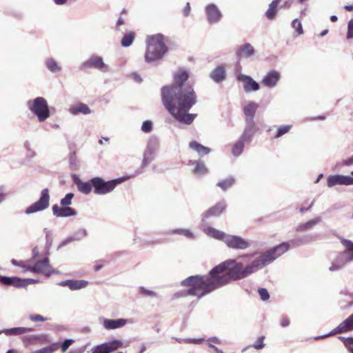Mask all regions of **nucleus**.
Segmentation results:
<instances>
[{
	"label": "nucleus",
	"mask_w": 353,
	"mask_h": 353,
	"mask_svg": "<svg viewBox=\"0 0 353 353\" xmlns=\"http://www.w3.org/2000/svg\"><path fill=\"white\" fill-rule=\"evenodd\" d=\"M289 248L290 244L284 242L262 253L252 261V254H244L236 259H228L221 263L213 268L208 275L188 276L181 282L182 286L189 288L184 294L201 298L232 281L248 277L274 261Z\"/></svg>",
	"instance_id": "obj_1"
},
{
	"label": "nucleus",
	"mask_w": 353,
	"mask_h": 353,
	"mask_svg": "<svg viewBox=\"0 0 353 353\" xmlns=\"http://www.w3.org/2000/svg\"><path fill=\"white\" fill-rule=\"evenodd\" d=\"M189 77L185 70H179L174 75V85L161 89L162 102L165 109L179 122L190 125L196 117L188 112L196 103V94L192 85L185 84Z\"/></svg>",
	"instance_id": "obj_2"
},
{
	"label": "nucleus",
	"mask_w": 353,
	"mask_h": 353,
	"mask_svg": "<svg viewBox=\"0 0 353 353\" xmlns=\"http://www.w3.org/2000/svg\"><path fill=\"white\" fill-rule=\"evenodd\" d=\"M168 48L164 41V37L161 34L148 37L147 41V50L145 54V60L148 63L161 59L167 52Z\"/></svg>",
	"instance_id": "obj_3"
},
{
	"label": "nucleus",
	"mask_w": 353,
	"mask_h": 353,
	"mask_svg": "<svg viewBox=\"0 0 353 353\" xmlns=\"http://www.w3.org/2000/svg\"><path fill=\"white\" fill-rule=\"evenodd\" d=\"M126 177H121L105 181L101 177H94L91 179L92 182L94 193L98 195H105L112 192L117 185L126 180Z\"/></svg>",
	"instance_id": "obj_4"
},
{
	"label": "nucleus",
	"mask_w": 353,
	"mask_h": 353,
	"mask_svg": "<svg viewBox=\"0 0 353 353\" xmlns=\"http://www.w3.org/2000/svg\"><path fill=\"white\" fill-rule=\"evenodd\" d=\"M29 110L37 116L39 122H43L50 117V110L47 101L42 97H38L27 102Z\"/></svg>",
	"instance_id": "obj_5"
},
{
	"label": "nucleus",
	"mask_w": 353,
	"mask_h": 353,
	"mask_svg": "<svg viewBox=\"0 0 353 353\" xmlns=\"http://www.w3.org/2000/svg\"><path fill=\"white\" fill-rule=\"evenodd\" d=\"M50 205V194L49 190L47 188L43 189L41 192L39 199L28 207L25 213L30 214L41 212L47 209Z\"/></svg>",
	"instance_id": "obj_6"
},
{
	"label": "nucleus",
	"mask_w": 353,
	"mask_h": 353,
	"mask_svg": "<svg viewBox=\"0 0 353 353\" xmlns=\"http://www.w3.org/2000/svg\"><path fill=\"white\" fill-rule=\"evenodd\" d=\"M224 243L229 248L234 250H246L251 245L249 241L245 240L239 236L228 234Z\"/></svg>",
	"instance_id": "obj_7"
},
{
	"label": "nucleus",
	"mask_w": 353,
	"mask_h": 353,
	"mask_svg": "<svg viewBox=\"0 0 353 353\" xmlns=\"http://www.w3.org/2000/svg\"><path fill=\"white\" fill-rule=\"evenodd\" d=\"M0 282L5 285H10L16 288H25L30 284L35 283L32 279H20L17 276H0Z\"/></svg>",
	"instance_id": "obj_8"
},
{
	"label": "nucleus",
	"mask_w": 353,
	"mask_h": 353,
	"mask_svg": "<svg viewBox=\"0 0 353 353\" xmlns=\"http://www.w3.org/2000/svg\"><path fill=\"white\" fill-rule=\"evenodd\" d=\"M27 270L34 273H41L46 276H50L54 273V270L49 264V259L48 257L37 261L34 266L27 268Z\"/></svg>",
	"instance_id": "obj_9"
},
{
	"label": "nucleus",
	"mask_w": 353,
	"mask_h": 353,
	"mask_svg": "<svg viewBox=\"0 0 353 353\" xmlns=\"http://www.w3.org/2000/svg\"><path fill=\"white\" fill-rule=\"evenodd\" d=\"M205 13L207 20L210 24L217 23L223 16L218 6L214 3H209L205 7Z\"/></svg>",
	"instance_id": "obj_10"
},
{
	"label": "nucleus",
	"mask_w": 353,
	"mask_h": 353,
	"mask_svg": "<svg viewBox=\"0 0 353 353\" xmlns=\"http://www.w3.org/2000/svg\"><path fill=\"white\" fill-rule=\"evenodd\" d=\"M81 67L92 68L103 72L109 71V67L104 63L102 57L97 55L91 56L87 61L82 63Z\"/></svg>",
	"instance_id": "obj_11"
},
{
	"label": "nucleus",
	"mask_w": 353,
	"mask_h": 353,
	"mask_svg": "<svg viewBox=\"0 0 353 353\" xmlns=\"http://www.w3.org/2000/svg\"><path fill=\"white\" fill-rule=\"evenodd\" d=\"M336 185H353V177L342 174L330 175L327 178V185L332 188Z\"/></svg>",
	"instance_id": "obj_12"
},
{
	"label": "nucleus",
	"mask_w": 353,
	"mask_h": 353,
	"mask_svg": "<svg viewBox=\"0 0 353 353\" xmlns=\"http://www.w3.org/2000/svg\"><path fill=\"white\" fill-rule=\"evenodd\" d=\"M350 330H353V313L350 316H349L345 321L341 323L339 325V326L334 329L330 334H325L324 336H317L315 339H319L330 336L332 334L342 333Z\"/></svg>",
	"instance_id": "obj_13"
},
{
	"label": "nucleus",
	"mask_w": 353,
	"mask_h": 353,
	"mask_svg": "<svg viewBox=\"0 0 353 353\" xmlns=\"http://www.w3.org/2000/svg\"><path fill=\"white\" fill-rule=\"evenodd\" d=\"M280 79V73L276 70H272L263 76L261 83L267 88H273L276 86Z\"/></svg>",
	"instance_id": "obj_14"
},
{
	"label": "nucleus",
	"mask_w": 353,
	"mask_h": 353,
	"mask_svg": "<svg viewBox=\"0 0 353 353\" xmlns=\"http://www.w3.org/2000/svg\"><path fill=\"white\" fill-rule=\"evenodd\" d=\"M237 79L243 83L244 90L246 92L257 91L260 88L259 84L250 76L240 74Z\"/></svg>",
	"instance_id": "obj_15"
},
{
	"label": "nucleus",
	"mask_w": 353,
	"mask_h": 353,
	"mask_svg": "<svg viewBox=\"0 0 353 353\" xmlns=\"http://www.w3.org/2000/svg\"><path fill=\"white\" fill-rule=\"evenodd\" d=\"M53 215L57 217H69L74 216L77 214V211L69 207H59L57 204L52 205V208Z\"/></svg>",
	"instance_id": "obj_16"
},
{
	"label": "nucleus",
	"mask_w": 353,
	"mask_h": 353,
	"mask_svg": "<svg viewBox=\"0 0 353 353\" xmlns=\"http://www.w3.org/2000/svg\"><path fill=\"white\" fill-rule=\"evenodd\" d=\"M258 130L259 128L255 123H245V127L239 139L249 143L252 141L254 135Z\"/></svg>",
	"instance_id": "obj_17"
},
{
	"label": "nucleus",
	"mask_w": 353,
	"mask_h": 353,
	"mask_svg": "<svg viewBox=\"0 0 353 353\" xmlns=\"http://www.w3.org/2000/svg\"><path fill=\"white\" fill-rule=\"evenodd\" d=\"M128 320L125 319H102V325L106 330H115L126 325Z\"/></svg>",
	"instance_id": "obj_18"
},
{
	"label": "nucleus",
	"mask_w": 353,
	"mask_h": 353,
	"mask_svg": "<svg viewBox=\"0 0 353 353\" xmlns=\"http://www.w3.org/2000/svg\"><path fill=\"white\" fill-rule=\"evenodd\" d=\"M259 105L255 102H250L243 108L245 123H255L254 118Z\"/></svg>",
	"instance_id": "obj_19"
},
{
	"label": "nucleus",
	"mask_w": 353,
	"mask_h": 353,
	"mask_svg": "<svg viewBox=\"0 0 353 353\" xmlns=\"http://www.w3.org/2000/svg\"><path fill=\"white\" fill-rule=\"evenodd\" d=\"M347 263V252H343L340 253L336 259L333 261L332 265L329 268L331 272L338 271L341 269Z\"/></svg>",
	"instance_id": "obj_20"
},
{
	"label": "nucleus",
	"mask_w": 353,
	"mask_h": 353,
	"mask_svg": "<svg viewBox=\"0 0 353 353\" xmlns=\"http://www.w3.org/2000/svg\"><path fill=\"white\" fill-rule=\"evenodd\" d=\"M88 282L84 280H65L59 283L61 286H67L71 290H77L85 288Z\"/></svg>",
	"instance_id": "obj_21"
},
{
	"label": "nucleus",
	"mask_w": 353,
	"mask_h": 353,
	"mask_svg": "<svg viewBox=\"0 0 353 353\" xmlns=\"http://www.w3.org/2000/svg\"><path fill=\"white\" fill-rule=\"evenodd\" d=\"M225 207L226 204L224 201L218 203L216 205L210 208L203 214V220L204 221L205 219H208L212 216H216L220 215L225 209Z\"/></svg>",
	"instance_id": "obj_22"
},
{
	"label": "nucleus",
	"mask_w": 353,
	"mask_h": 353,
	"mask_svg": "<svg viewBox=\"0 0 353 353\" xmlns=\"http://www.w3.org/2000/svg\"><path fill=\"white\" fill-rule=\"evenodd\" d=\"M73 179L77 185V189L80 192L84 194H89L91 192L92 188H93L91 179L88 182H83L76 175H74Z\"/></svg>",
	"instance_id": "obj_23"
},
{
	"label": "nucleus",
	"mask_w": 353,
	"mask_h": 353,
	"mask_svg": "<svg viewBox=\"0 0 353 353\" xmlns=\"http://www.w3.org/2000/svg\"><path fill=\"white\" fill-rule=\"evenodd\" d=\"M255 52L254 47L250 43H245L241 46L236 50V55L240 58H249Z\"/></svg>",
	"instance_id": "obj_24"
},
{
	"label": "nucleus",
	"mask_w": 353,
	"mask_h": 353,
	"mask_svg": "<svg viewBox=\"0 0 353 353\" xmlns=\"http://www.w3.org/2000/svg\"><path fill=\"white\" fill-rule=\"evenodd\" d=\"M210 78L216 83H220L226 78L225 70L223 65H219L210 74Z\"/></svg>",
	"instance_id": "obj_25"
},
{
	"label": "nucleus",
	"mask_w": 353,
	"mask_h": 353,
	"mask_svg": "<svg viewBox=\"0 0 353 353\" xmlns=\"http://www.w3.org/2000/svg\"><path fill=\"white\" fill-rule=\"evenodd\" d=\"M69 112L73 115L89 114L91 113L90 108L85 103H79L69 108Z\"/></svg>",
	"instance_id": "obj_26"
},
{
	"label": "nucleus",
	"mask_w": 353,
	"mask_h": 353,
	"mask_svg": "<svg viewBox=\"0 0 353 353\" xmlns=\"http://www.w3.org/2000/svg\"><path fill=\"white\" fill-rule=\"evenodd\" d=\"M34 330L32 327H17L12 328L3 329V333L7 336H19L24 334L27 332H30Z\"/></svg>",
	"instance_id": "obj_27"
},
{
	"label": "nucleus",
	"mask_w": 353,
	"mask_h": 353,
	"mask_svg": "<svg viewBox=\"0 0 353 353\" xmlns=\"http://www.w3.org/2000/svg\"><path fill=\"white\" fill-rule=\"evenodd\" d=\"M189 164L194 165L193 173L198 176H203L208 172V170L206 168L205 163L202 161H189Z\"/></svg>",
	"instance_id": "obj_28"
},
{
	"label": "nucleus",
	"mask_w": 353,
	"mask_h": 353,
	"mask_svg": "<svg viewBox=\"0 0 353 353\" xmlns=\"http://www.w3.org/2000/svg\"><path fill=\"white\" fill-rule=\"evenodd\" d=\"M203 232L209 236H211L215 239L223 241V242L225 241V239L227 235L226 233L216 230L212 227H207L204 228Z\"/></svg>",
	"instance_id": "obj_29"
},
{
	"label": "nucleus",
	"mask_w": 353,
	"mask_h": 353,
	"mask_svg": "<svg viewBox=\"0 0 353 353\" xmlns=\"http://www.w3.org/2000/svg\"><path fill=\"white\" fill-rule=\"evenodd\" d=\"M189 147L192 150L196 151L200 157L205 156L211 152L210 148L205 147L196 141L190 142Z\"/></svg>",
	"instance_id": "obj_30"
},
{
	"label": "nucleus",
	"mask_w": 353,
	"mask_h": 353,
	"mask_svg": "<svg viewBox=\"0 0 353 353\" xmlns=\"http://www.w3.org/2000/svg\"><path fill=\"white\" fill-rule=\"evenodd\" d=\"M101 345L105 353H111L123 347V342L121 340L114 339L110 342L103 343Z\"/></svg>",
	"instance_id": "obj_31"
},
{
	"label": "nucleus",
	"mask_w": 353,
	"mask_h": 353,
	"mask_svg": "<svg viewBox=\"0 0 353 353\" xmlns=\"http://www.w3.org/2000/svg\"><path fill=\"white\" fill-rule=\"evenodd\" d=\"M321 221L320 217H316L314 219H312L305 223L301 224L299 225L296 228V230L299 232H304L308 230L312 229L314 226L317 225Z\"/></svg>",
	"instance_id": "obj_32"
},
{
	"label": "nucleus",
	"mask_w": 353,
	"mask_h": 353,
	"mask_svg": "<svg viewBox=\"0 0 353 353\" xmlns=\"http://www.w3.org/2000/svg\"><path fill=\"white\" fill-rule=\"evenodd\" d=\"M235 183V179L233 176H229L225 179L219 181L216 184L218 187L221 188L223 191L227 190L231 188Z\"/></svg>",
	"instance_id": "obj_33"
},
{
	"label": "nucleus",
	"mask_w": 353,
	"mask_h": 353,
	"mask_svg": "<svg viewBox=\"0 0 353 353\" xmlns=\"http://www.w3.org/2000/svg\"><path fill=\"white\" fill-rule=\"evenodd\" d=\"M44 335H28L22 338V341L24 344H36L40 342Z\"/></svg>",
	"instance_id": "obj_34"
},
{
	"label": "nucleus",
	"mask_w": 353,
	"mask_h": 353,
	"mask_svg": "<svg viewBox=\"0 0 353 353\" xmlns=\"http://www.w3.org/2000/svg\"><path fill=\"white\" fill-rule=\"evenodd\" d=\"M245 141H242L241 139L236 142L232 147V154L235 157H239L243 151L245 144H246Z\"/></svg>",
	"instance_id": "obj_35"
},
{
	"label": "nucleus",
	"mask_w": 353,
	"mask_h": 353,
	"mask_svg": "<svg viewBox=\"0 0 353 353\" xmlns=\"http://www.w3.org/2000/svg\"><path fill=\"white\" fill-rule=\"evenodd\" d=\"M159 141L156 137H151L148 142L146 149L154 153L157 152L159 148Z\"/></svg>",
	"instance_id": "obj_36"
},
{
	"label": "nucleus",
	"mask_w": 353,
	"mask_h": 353,
	"mask_svg": "<svg viewBox=\"0 0 353 353\" xmlns=\"http://www.w3.org/2000/svg\"><path fill=\"white\" fill-rule=\"evenodd\" d=\"M277 6L278 4L276 3V2H272L269 5L268 9L265 12L266 17L272 20L274 19L276 12H277Z\"/></svg>",
	"instance_id": "obj_37"
},
{
	"label": "nucleus",
	"mask_w": 353,
	"mask_h": 353,
	"mask_svg": "<svg viewBox=\"0 0 353 353\" xmlns=\"http://www.w3.org/2000/svg\"><path fill=\"white\" fill-rule=\"evenodd\" d=\"M315 239H316V236H314L313 235H305L300 239H296V240L292 241V243H293V245L294 246H299V245H301L303 244L308 243L313 241H315Z\"/></svg>",
	"instance_id": "obj_38"
},
{
	"label": "nucleus",
	"mask_w": 353,
	"mask_h": 353,
	"mask_svg": "<svg viewBox=\"0 0 353 353\" xmlns=\"http://www.w3.org/2000/svg\"><path fill=\"white\" fill-rule=\"evenodd\" d=\"M134 39V34L132 32H128L125 34L121 41V46L123 47H129L132 45L133 41Z\"/></svg>",
	"instance_id": "obj_39"
},
{
	"label": "nucleus",
	"mask_w": 353,
	"mask_h": 353,
	"mask_svg": "<svg viewBox=\"0 0 353 353\" xmlns=\"http://www.w3.org/2000/svg\"><path fill=\"white\" fill-rule=\"evenodd\" d=\"M47 68L52 72H59L61 68L58 65V63L53 59H48L46 61Z\"/></svg>",
	"instance_id": "obj_40"
},
{
	"label": "nucleus",
	"mask_w": 353,
	"mask_h": 353,
	"mask_svg": "<svg viewBox=\"0 0 353 353\" xmlns=\"http://www.w3.org/2000/svg\"><path fill=\"white\" fill-rule=\"evenodd\" d=\"M155 153L145 149L142 161V166L145 167L149 165L154 158Z\"/></svg>",
	"instance_id": "obj_41"
},
{
	"label": "nucleus",
	"mask_w": 353,
	"mask_h": 353,
	"mask_svg": "<svg viewBox=\"0 0 353 353\" xmlns=\"http://www.w3.org/2000/svg\"><path fill=\"white\" fill-rule=\"evenodd\" d=\"M74 194L72 192L66 194V195L61 199L60 204L62 207H67L72 204V200Z\"/></svg>",
	"instance_id": "obj_42"
},
{
	"label": "nucleus",
	"mask_w": 353,
	"mask_h": 353,
	"mask_svg": "<svg viewBox=\"0 0 353 353\" xmlns=\"http://www.w3.org/2000/svg\"><path fill=\"white\" fill-rule=\"evenodd\" d=\"M292 128L291 125H281L279 126L277 129V132L275 135V138H279L285 134L288 133Z\"/></svg>",
	"instance_id": "obj_43"
},
{
	"label": "nucleus",
	"mask_w": 353,
	"mask_h": 353,
	"mask_svg": "<svg viewBox=\"0 0 353 353\" xmlns=\"http://www.w3.org/2000/svg\"><path fill=\"white\" fill-rule=\"evenodd\" d=\"M173 234H178L180 235H183L189 239H194L193 233L187 229H176L172 230Z\"/></svg>",
	"instance_id": "obj_44"
},
{
	"label": "nucleus",
	"mask_w": 353,
	"mask_h": 353,
	"mask_svg": "<svg viewBox=\"0 0 353 353\" xmlns=\"http://www.w3.org/2000/svg\"><path fill=\"white\" fill-rule=\"evenodd\" d=\"M87 236V231L85 229H80L72 235L74 241H80Z\"/></svg>",
	"instance_id": "obj_45"
},
{
	"label": "nucleus",
	"mask_w": 353,
	"mask_h": 353,
	"mask_svg": "<svg viewBox=\"0 0 353 353\" xmlns=\"http://www.w3.org/2000/svg\"><path fill=\"white\" fill-rule=\"evenodd\" d=\"M292 26L294 29L296 30V31L298 32V34H303V28L302 24L300 21H299L297 19H295L292 21Z\"/></svg>",
	"instance_id": "obj_46"
},
{
	"label": "nucleus",
	"mask_w": 353,
	"mask_h": 353,
	"mask_svg": "<svg viewBox=\"0 0 353 353\" xmlns=\"http://www.w3.org/2000/svg\"><path fill=\"white\" fill-rule=\"evenodd\" d=\"M152 130V123L151 121L147 120L143 121L142 126H141V130L145 133H149Z\"/></svg>",
	"instance_id": "obj_47"
},
{
	"label": "nucleus",
	"mask_w": 353,
	"mask_h": 353,
	"mask_svg": "<svg viewBox=\"0 0 353 353\" xmlns=\"http://www.w3.org/2000/svg\"><path fill=\"white\" fill-rule=\"evenodd\" d=\"M346 38L347 39H353V19L348 21Z\"/></svg>",
	"instance_id": "obj_48"
},
{
	"label": "nucleus",
	"mask_w": 353,
	"mask_h": 353,
	"mask_svg": "<svg viewBox=\"0 0 353 353\" xmlns=\"http://www.w3.org/2000/svg\"><path fill=\"white\" fill-rule=\"evenodd\" d=\"M261 299L262 301H267L270 298V294L265 288H261L258 290Z\"/></svg>",
	"instance_id": "obj_49"
},
{
	"label": "nucleus",
	"mask_w": 353,
	"mask_h": 353,
	"mask_svg": "<svg viewBox=\"0 0 353 353\" xmlns=\"http://www.w3.org/2000/svg\"><path fill=\"white\" fill-rule=\"evenodd\" d=\"M139 292L142 294H144L145 296H150V297H156L157 296V293L152 291V290H147L146 288H143V287H141L139 288Z\"/></svg>",
	"instance_id": "obj_50"
},
{
	"label": "nucleus",
	"mask_w": 353,
	"mask_h": 353,
	"mask_svg": "<svg viewBox=\"0 0 353 353\" xmlns=\"http://www.w3.org/2000/svg\"><path fill=\"white\" fill-rule=\"evenodd\" d=\"M29 319L33 322L46 321L48 320L46 317L40 314H30Z\"/></svg>",
	"instance_id": "obj_51"
},
{
	"label": "nucleus",
	"mask_w": 353,
	"mask_h": 353,
	"mask_svg": "<svg viewBox=\"0 0 353 353\" xmlns=\"http://www.w3.org/2000/svg\"><path fill=\"white\" fill-rule=\"evenodd\" d=\"M341 242L349 252H353V242L352 241L347 240V239H342L341 240Z\"/></svg>",
	"instance_id": "obj_52"
},
{
	"label": "nucleus",
	"mask_w": 353,
	"mask_h": 353,
	"mask_svg": "<svg viewBox=\"0 0 353 353\" xmlns=\"http://www.w3.org/2000/svg\"><path fill=\"white\" fill-rule=\"evenodd\" d=\"M73 343V339H65L61 345L62 352H65Z\"/></svg>",
	"instance_id": "obj_53"
},
{
	"label": "nucleus",
	"mask_w": 353,
	"mask_h": 353,
	"mask_svg": "<svg viewBox=\"0 0 353 353\" xmlns=\"http://www.w3.org/2000/svg\"><path fill=\"white\" fill-rule=\"evenodd\" d=\"M263 340H264V336H259L258 338L257 341L253 345V347L255 349H256V350L262 349L265 346V344L263 343Z\"/></svg>",
	"instance_id": "obj_54"
},
{
	"label": "nucleus",
	"mask_w": 353,
	"mask_h": 353,
	"mask_svg": "<svg viewBox=\"0 0 353 353\" xmlns=\"http://www.w3.org/2000/svg\"><path fill=\"white\" fill-rule=\"evenodd\" d=\"M344 345L347 349L353 353V338H347L344 341Z\"/></svg>",
	"instance_id": "obj_55"
},
{
	"label": "nucleus",
	"mask_w": 353,
	"mask_h": 353,
	"mask_svg": "<svg viewBox=\"0 0 353 353\" xmlns=\"http://www.w3.org/2000/svg\"><path fill=\"white\" fill-rule=\"evenodd\" d=\"M30 143L28 141H26L24 147L27 150V157L29 158H33L34 157V152L30 148Z\"/></svg>",
	"instance_id": "obj_56"
},
{
	"label": "nucleus",
	"mask_w": 353,
	"mask_h": 353,
	"mask_svg": "<svg viewBox=\"0 0 353 353\" xmlns=\"http://www.w3.org/2000/svg\"><path fill=\"white\" fill-rule=\"evenodd\" d=\"M11 263L12 265L16 266H20L22 268L26 267V263L23 261H17L16 259H12Z\"/></svg>",
	"instance_id": "obj_57"
},
{
	"label": "nucleus",
	"mask_w": 353,
	"mask_h": 353,
	"mask_svg": "<svg viewBox=\"0 0 353 353\" xmlns=\"http://www.w3.org/2000/svg\"><path fill=\"white\" fill-rule=\"evenodd\" d=\"M290 321L288 317H286V316L282 317L280 324L283 327H288L290 325Z\"/></svg>",
	"instance_id": "obj_58"
},
{
	"label": "nucleus",
	"mask_w": 353,
	"mask_h": 353,
	"mask_svg": "<svg viewBox=\"0 0 353 353\" xmlns=\"http://www.w3.org/2000/svg\"><path fill=\"white\" fill-rule=\"evenodd\" d=\"M92 353H105V352L104 351L101 344V345H98L97 346H94L93 348H92Z\"/></svg>",
	"instance_id": "obj_59"
},
{
	"label": "nucleus",
	"mask_w": 353,
	"mask_h": 353,
	"mask_svg": "<svg viewBox=\"0 0 353 353\" xmlns=\"http://www.w3.org/2000/svg\"><path fill=\"white\" fill-rule=\"evenodd\" d=\"M72 241H74V240L72 239V236H68L67 239H65V240H63L61 242V243L59 246V248L64 247V246L67 245L68 243H71Z\"/></svg>",
	"instance_id": "obj_60"
},
{
	"label": "nucleus",
	"mask_w": 353,
	"mask_h": 353,
	"mask_svg": "<svg viewBox=\"0 0 353 353\" xmlns=\"http://www.w3.org/2000/svg\"><path fill=\"white\" fill-rule=\"evenodd\" d=\"M187 343L200 344L203 339H187Z\"/></svg>",
	"instance_id": "obj_61"
},
{
	"label": "nucleus",
	"mask_w": 353,
	"mask_h": 353,
	"mask_svg": "<svg viewBox=\"0 0 353 353\" xmlns=\"http://www.w3.org/2000/svg\"><path fill=\"white\" fill-rule=\"evenodd\" d=\"M190 12V6L189 3H187L184 9H183V14L184 16L187 17L189 15Z\"/></svg>",
	"instance_id": "obj_62"
},
{
	"label": "nucleus",
	"mask_w": 353,
	"mask_h": 353,
	"mask_svg": "<svg viewBox=\"0 0 353 353\" xmlns=\"http://www.w3.org/2000/svg\"><path fill=\"white\" fill-rule=\"evenodd\" d=\"M7 194L4 192L2 188H0V203L6 200Z\"/></svg>",
	"instance_id": "obj_63"
},
{
	"label": "nucleus",
	"mask_w": 353,
	"mask_h": 353,
	"mask_svg": "<svg viewBox=\"0 0 353 353\" xmlns=\"http://www.w3.org/2000/svg\"><path fill=\"white\" fill-rule=\"evenodd\" d=\"M132 76L133 79L136 82L141 83L142 81V79H141V77L139 74H137L136 73H134V74H132Z\"/></svg>",
	"instance_id": "obj_64"
}]
</instances>
